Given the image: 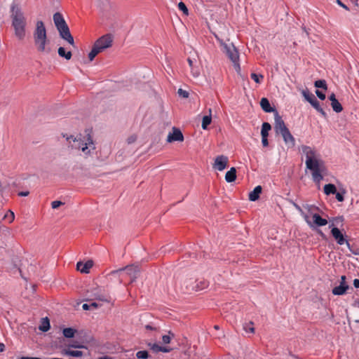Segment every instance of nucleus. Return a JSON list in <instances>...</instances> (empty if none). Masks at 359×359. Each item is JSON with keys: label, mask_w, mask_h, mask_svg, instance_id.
I'll list each match as a JSON object with an SVG mask.
<instances>
[{"label": "nucleus", "mask_w": 359, "mask_h": 359, "mask_svg": "<svg viewBox=\"0 0 359 359\" xmlns=\"http://www.w3.org/2000/svg\"><path fill=\"white\" fill-rule=\"evenodd\" d=\"M33 36L37 50L41 53L46 52V45L47 43V33L46 27L43 21L38 20L36 22Z\"/></svg>", "instance_id": "obj_4"}, {"label": "nucleus", "mask_w": 359, "mask_h": 359, "mask_svg": "<svg viewBox=\"0 0 359 359\" xmlns=\"http://www.w3.org/2000/svg\"><path fill=\"white\" fill-rule=\"evenodd\" d=\"M275 130L276 133L282 134L283 132L288 130L285 123L281 116L278 114V111L275 113Z\"/></svg>", "instance_id": "obj_11"}, {"label": "nucleus", "mask_w": 359, "mask_h": 359, "mask_svg": "<svg viewBox=\"0 0 359 359\" xmlns=\"http://www.w3.org/2000/svg\"><path fill=\"white\" fill-rule=\"evenodd\" d=\"M10 17L15 36L22 40L26 34L27 19L21 8L20 0H13L10 5Z\"/></svg>", "instance_id": "obj_1"}, {"label": "nucleus", "mask_w": 359, "mask_h": 359, "mask_svg": "<svg viewBox=\"0 0 359 359\" xmlns=\"http://www.w3.org/2000/svg\"><path fill=\"white\" fill-rule=\"evenodd\" d=\"M314 86L316 88H323L325 90H327V88L326 81L323 79H319V80L316 81L314 83Z\"/></svg>", "instance_id": "obj_31"}, {"label": "nucleus", "mask_w": 359, "mask_h": 359, "mask_svg": "<svg viewBox=\"0 0 359 359\" xmlns=\"http://www.w3.org/2000/svg\"><path fill=\"white\" fill-rule=\"evenodd\" d=\"M178 8L182 11L184 14H185L186 15H189V11H188V8H187L186 5L184 4V3L183 2H180L178 4Z\"/></svg>", "instance_id": "obj_35"}, {"label": "nucleus", "mask_w": 359, "mask_h": 359, "mask_svg": "<svg viewBox=\"0 0 359 359\" xmlns=\"http://www.w3.org/2000/svg\"><path fill=\"white\" fill-rule=\"evenodd\" d=\"M146 327V329H147V330H155V328H154V327H152L151 325H146V327Z\"/></svg>", "instance_id": "obj_61"}, {"label": "nucleus", "mask_w": 359, "mask_h": 359, "mask_svg": "<svg viewBox=\"0 0 359 359\" xmlns=\"http://www.w3.org/2000/svg\"><path fill=\"white\" fill-rule=\"evenodd\" d=\"M177 93L180 97H182L184 98H187L189 95V93L187 90H183L182 88H180L178 90Z\"/></svg>", "instance_id": "obj_37"}, {"label": "nucleus", "mask_w": 359, "mask_h": 359, "mask_svg": "<svg viewBox=\"0 0 359 359\" xmlns=\"http://www.w3.org/2000/svg\"><path fill=\"white\" fill-rule=\"evenodd\" d=\"M318 233L320 234V236L323 238H326V236L325 235V233L321 231V230H319L318 231Z\"/></svg>", "instance_id": "obj_60"}, {"label": "nucleus", "mask_w": 359, "mask_h": 359, "mask_svg": "<svg viewBox=\"0 0 359 359\" xmlns=\"http://www.w3.org/2000/svg\"><path fill=\"white\" fill-rule=\"evenodd\" d=\"M184 136L181 130L178 128H173L172 132L170 133L168 135L167 140L169 142H175V141H183Z\"/></svg>", "instance_id": "obj_14"}, {"label": "nucleus", "mask_w": 359, "mask_h": 359, "mask_svg": "<svg viewBox=\"0 0 359 359\" xmlns=\"http://www.w3.org/2000/svg\"><path fill=\"white\" fill-rule=\"evenodd\" d=\"M292 204L297 210L302 212V208L298 204L295 203L294 202H292Z\"/></svg>", "instance_id": "obj_56"}, {"label": "nucleus", "mask_w": 359, "mask_h": 359, "mask_svg": "<svg viewBox=\"0 0 359 359\" xmlns=\"http://www.w3.org/2000/svg\"><path fill=\"white\" fill-rule=\"evenodd\" d=\"M348 288V285H344V283H340L339 286H336L332 289V292L334 295H343Z\"/></svg>", "instance_id": "obj_19"}, {"label": "nucleus", "mask_w": 359, "mask_h": 359, "mask_svg": "<svg viewBox=\"0 0 359 359\" xmlns=\"http://www.w3.org/2000/svg\"><path fill=\"white\" fill-rule=\"evenodd\" d=\"M70 140H73L72 147L75 149H81L85 155L90 154L91 151L95 149V146L90 136L88 135L86 140H81L80 138H73V136L67 137V140L71 143Z\"/></svg>", "instance_id": "obj_7"}, {"label": "nucleus", "mask_w": 359, "mask_h": 359, "mask_svg": "<svg viewBox=\"0 0 359 359\" xmlns=\"http://www.w3.org/2000/svg\"><path fill=\"white\" fill-rule=\"evenodd\" d=\"M62 202L60 201H54L51 203V207L53 209H56L59 208L61 205H62Z\"/></svg>", "instance_id": "obj_40"}, {"label": "nucleus", "mask_w": 359, "mask_h": 359, "mask_svg": "<svg viewBox=\"0 0 359 359\" xmlns=\"http://www.w3.org/2000/svg\"><path fill=\"white\" fill-rule=\"evenodd\" d=\"M212 110L209 109V115L204 116L202 120V128L203 130H206L208 126L211 123L212 121V116H211Z\"/></svg>", "instance_id": "obj_24"}, {"label": "nucleus", "mask_w": 359, "mask_h": 359, "mask_svg": "<svg viewBox=\"0 0 359 359\" xmlns=\"http://www.w3.org/2000/svg\"><path fill=\"white\" fill-rule=\"evenodd\" d=\"M171 337L170 335H163L162 337V341L164 344H169L170 342Z\"/></svg>", "instance_id": "obj_44"}, {"label": "nucleus", "mask_w": 359, "mask_h": 359, "mask_svg": "<svg viewBox=\"0 0 359 359\" xmlns=\"http://www.w3.org/2000/svg\"><path fill=\"white\" fill-rule=\"evenodd\" d=\"M113 37L111 34H107L100 37L94 43L92 50L88 54V58L90 61L96 57L100 52L106 48L111 46Z\"/></svg>", "instance_id": "obj_5"}, {"label": "nucleus", "mask_w": 359, "mask_h": 359, "mask_svg": "<svg viewBox=\"0 0 359 359\" xmlns=\"http://www.w3.org/2000/svg\"><path fill=\"white\" fill-rule=\"evenodd\" d=\"M89 304H90L91 309H97L99 306V304L97 303H96V302H90Z\"/></svg>", "instance_id": "obj_49"}, {"label": "nucleus", "mask_w": 359, "mask_h": 359, "mask_svg": "<svg viewBox=\"0 0 359 359\" xmlns=\"http://www.w3.org/2000/svg\"><path fill=\"white\" fill-rule=\"evenodd\" d=\"M250 77L257 83H260L264 78L262 74H257L256 73H252Z\"/></svg>", "instance_id": "obj_32"}, {"label": "nucleus", "mask_w": 359, "mask_h": 359, "mask_svg": "<svg viewBox=\"0 0 359 359\" xmlns=\"http://www.w3.org/2000/svg\"><path fill=\"white\" fill-rule=\"evenodd\" d=\"M324 193L326 195L334 194L337 191V188L333 184H327L324 186Z\"/></svg>", "instance_id": "obj_25"}, {"label": "nucleus", "mask_w": 359, "mask_h": 359, "mask_svg": "<svg viewBox=\"0 0 359 359\" xmlns=\"http://www.w3.org/2000/svg\"><path fill=\"white\" fill-rule=\"evenodd\" d=\"M271 129V126L270 123L267 122H264L262 123V130H261V135L262 137H268L269 132Z\"/></svg>", "instance_id": "obj_26"}, {"label": "nucleus", "mask_w": 359, "mask_h": 359, "mask_svg": "<svg viewBox=\"0 0 359 359\" xmlns=\"http://www.w3.org/2000/svg\"><path fill=\"white\" fill-rule=\"evenodd\" d=\"M195 281H196V280H193V279H189V280H186L184 283L185 285L186 290H187V285L189 287H190L191 285H196V283H194Z\"/></svg>", "instance_id": "obj_39"}, {"label": "nucleus", "mask_w": 359, "mask_h": 359, "mask_svg": "<svg viewBox=\"0 0 359 359\" xmlns=\"http://www.w3.org/2000/svg\"><path fill=\"white\" fill-rule=\"evenodd\" d=\"M302 151L306 156V168L311 171L313 181L320 182L323 179L322 175L325 170L323 161L317 156L316 151L309 146H304Z\"/></svg>", "instance_id": "obj_2"}, {"label": "nucleus", "mask_w": 359, "mask_h": 359, "mask_svg": "<svg viewBox=\"0 0 359 359\" xmlns=\"http://www.w3.org/2000/svg\"><path fill=\"white\" fill-rule=\"evenodd\" d=\"M353 285L355 287L359 288V279H357V278L354 279Z\"/></svg>", "instance_id": "obj_52"}, {"label": "nucleus", "mask_w": 359, "mask_h": 359, "mask_svg": "<svg viewBox=\"0 0 359 359\" xmlns=\"http://www.w3.org/2000/svg\"><path fill=\"white\" fill-rule=\"evenodd\" d=\"M267 137H262V143L264 147H267L269 145Z\"/></svg>", "instance_id": "obj_47"}, {"label": "nucleus", "mask_w": 359, "mask_h": 359, "mask_svg": "<svg viewBox=\"0 0 359 359\" xmlns=\"http://www.w3.org/2000/svg\"><path fill=\"white\" fill-rule=\"evenodd\" d=\"M191 72L194 77H198L200 74L198 68L195 66L191 68Z\"/></svg>", "instance_id": "obj_38"}, {"label": "nucleus", "mask_w": 359, "mask_h": 359, "mask_svg": "<svg viewBox=\"0 0 359 359\" xmlns=\"http://www.w3.org/2000/svg\"><path fill=\"white\" fill-rule=\"evenodd\" d=\"M95 299L100 300L102 302H107V298L104 295H102V294H95Z\"/></svg>", "instance_id": "obj_43"}, {"label": "nucleus", "mask_w": 359, "mask_h": 359, "mask_svg": "<svg viewBox=\"0 0 359 359\" xmlns=\"http://www.w3.org/2000/svg\"><path fill=\"white\" fill-rule=\"evenodd\" d=\"M346 194L345 189H341L340 192H337L334 194L336 195V198L339 202H342L344 201V194Z\"/></svg>", "instance_id": "obj_34"}, {"label": "nucleus", "mask_w": 359, "mask_h": 359, "mask_svg": "<svg viewBox=\"0 0 359 359\" xmlns=\"http://www.w3.org/2000/svg\"><path fill=\"white\" fill-rule=\"evenodd\" d=\"M187 61H188V63H189V65L190 68H192V67H194V62H193V60L191 58L189 57L187 59Z\"/></svg>", "instance_id": "obj_54"}, {"label": "nucleus", "mask_w": 359, "mask_h": 359, "mask_svg": "<svg viewBox=\"0 0 359 359\" xmlns=\"http://www.w3.org/2000/svg\"><path fill=\"white\" fill-rule=\"evenodd\" d=\"M228 157L224 155L218 156L215 159L213 168L219 171L224 170L228 163Z\"/></svg>", "instance_id": "obj_12"}, {"label": "nucleus", "mask_w": 359, "mask_h": 359, "mask_svg": "<svg viewBox=\"0 0 359 359\" xmlns=\"http://www.w3.org/2000/svg\"><path fill=\"white\" fill-rule=\"evenodd\" d=\"M134 140H134L133 138H132V137H131V138H129V139H128V143H131V142H133Z\"/></svg>", "instance_id": "obj_63"}, {"label": "nucleus", "mask_w": 359, "mask_h": 359, "mask_svg": "<svg viewBox=\"0 0 359 359\" xmlns=\"http://www.w3.org/2000/svg\"><path fill=\"white\" fill-rule=\"evenodd\" d=\"M93 261L89 260L87 261L85 263H83L82 262H79L76 264V269L78 271L83 273H89L90 269L93 266Z\"/></svg>", "instance_id": "obj_17"}, {"label": "nucleus", "mask_w": 359, "mask_h": 359, "mask_svg": "<svg viewBox=\"0 0 359 359\" xmlns=\"http://www.w3.org/2000/svg\"><path fill=\"white\" fill-rule=\"evenodd\" d=\"M83 310H90L91 309L90 304H83L82 306Z\"/></svg>", "instance_id": "obj_50"}, {"label": "nucleus", "mask_w": 359, "mask_h": 359, "mask_svg": "<svg viewBox=\"0 0 359 359\" xmlns=\"http://www.w3.org/2000/svg\"><path fill=\"white\" fill-rule=\"evenodd\" d=\"M331 234L336 241L337 243L339 245L346 244L350 248V243L346 239V236L337 227H332L331 229Z\"/></svg>", "instance_id": "obj_10"}, {"label": "nucleus", "mask_w": 359, "mask_h": 359, "mask_svg": "<svg viewBox=\"0 0 359 359\" xmlns=\"http://www.w3.org/2000/svg\"><path fill=\"white\" fill-rule=\"evenodd\" d=\"M302 94L304 98L312 105L313 108H315L323 116H326L325 111L320 107L319 102L317 100V99L313 94L310 93L306 90H304L302 92Z\"/></svg>", "instance_id": "obj_8"}, {"label": "nucleus", "mask_w": 359, "mask_h": 359, "mask_svg": "<svg viewBox=\"0 0 359 359\" xmlns=\"http://www.w3.org/2000/svg\"><path fill=\"white\" fill-rule=\"evenodd\" d=\"M316 94L318 96V97L319 99H320L321 100H324L326 97L325 95L323 92L320 91L319 90H316Z\"/></svg>", "instance_id": "obj_42"}, {"label": "nucleus", "mask_w": 359, "mask_h": 359, "mask_svg": "<svg viewBox=\"0 0 359 359\" xmlns=\"http://www.w3.org/2000/svg\"><path fill=\"white\" fill-rule=\"evenodd\" d=\"M126 272L130 278V281L133 282L136 278L137 273L139 272V268L137 266L129 265L126 266L125 268L119 269L116 271H113L111 272L112 274Z\"/></svg>", "instance_id": "obj_9"}, {"label": "nucleus", "mask_w": 359, "mask_h": 359, "mask_svg": "<svg viewBox=\"0 0 359 359\" xmlns=\"http://www.w3.org/2000/svg\"><path fill=\"white\" fill-rule=\"evenodd\" d=\"M252 324H253L252 323H250V325H247L245 327V330H246V332H249L251 333L254 332L255 328L252 326Z\"/></svg>", "instance_id": "obj_45"}, {"label": "nucleus", "mask_w": 359, "mask_h": 359, "mask_svg": "<svg viewBox=\"0 0 359 359\" xmlns=\"http://www.w3.org/2000/svg\"><path fill=\"white\" fill-rule=\"evenodd\" d=\"M329 100L331 101V102H332L334 100H336L337 98L335 97V95L334 93H332L330 96H329Z\"/></svg>", "instance_id": "obj_53"}, {"label": "nucleus", "mask_w": 359, "mask_h": 359, "mask_svg": "<svg viewBox=\"0 0 359 359\" xmlns=\"http://www.w3.org/2000/svg\"><path fill=\"white\" fill-rule=\"evenodd\" d=\"M62 355L66 356H72V357H81L83 355V352L81 351H74L70 350L69 348L63 349L61 352Z\"/></svg>", "instance_id": "obj_21"}, {"label": "nucleus", "mask_w": 359, "mask_h": 359, "mask_svg": "<svg viewBox=\"0 0 359 359\" xmlns=\"http://www.w3.org/2000/svg\"><path fill=\"white\" fill-rule=\"evenodd\" d=\"M148 346L150 347V348L155 353L160 352L161 350V346L156 344H151L149 343Z\"/></svg>", "instance_id": "obj_36"}, {"label": "nucleus", "mask_w": 359, "mask_h": 359, "mask_svg": "<svg viewBox=\"0 0 359 359\" xmlns=\"http://www.w3.org/2000/svg\"><path fill=\"white\" fill-rule=\"evenodd\" d=\"M215 36L220 46L222 47L224 53L233 62L235 69L238 72L241 69L239 64V53L236 48L231 44L225 43L217 35L215 34Z\"/></svg>", "instance_id": "obj_6"}, {"label": "nucleus", "mask_w": 359, "mask_h": 359, "mask_svg": "<svg viewBox=\"0 0 359 359\" xmlns=\"http://www.w3.org/2000/svg\"><path fill=\"white\" fill-rule=\"evenodd\" d=\"M346 276H341V281H340V283H344V285H347V283H346Z\"/></svg>", "instance_id": "obj_51"}, {"label": "nucleus", "mask_w": 359, "mask_h": 359, "mask_svg": "<svg viewBox=\"0 0 359 359\" xmlns=\"http://www.w3.org/2000/svg\"><path fill=\"white\" fill-rule=\"evenodd\" d=\"M76 332V330L75 329L67 327L63 330L62 333L66 338H73Z\"/></svg>", "instance_id": "obj_28"}, {"label": "nucleus", "mask_w": 359, "mask_h": 359, "mask_svg": "<svg viewBox=\"0 0 359 359\" xmlns=\"http://www.w3.org/2000/svg\"><path fill=\"white\" fill-rule=\"evenodd\" d=\"M69 347L71 348H81L84 346L83 345H81L79 342L74 341L69 345Z\"/></svg>", "instance_id": "obj_41"}, {"label": "nucleus", "mask_w": 359, "mask_h": 359, "mask_svg": "<svg viewBox=\"0 0 359 359\" xmlns=\"http://www.w3.org/2000/svg\"><path fill=\"white\" fill-rule=\"evenodd\" d=\"M262 188L260 185L255 187L253 191L249 194V200L251 201H256L259 199V195L262 193Z\"/></svg>", "instance_id": "obj_20"}, {"label": "nucleus", "mask_w": 359, "mask_h": 359, "mask_svg": "<svg viewBox=\"0 0 359 359\" xmlns=\"http://www.w3.org/2000/svg\"><path fill=\"white\" fill-rule=\"evenodd\" d=\"M331 106L333 110L337 113H339L343 110L341 104L337 100H334L332 102H331Z\"/></svg>", "instance_id": "obj_29"}, {"label": "nucleus", "mask_w": 359, "mask_h": 359, "mask_svg": "<svg viewBox=\"0 0 359 359\" xmlns=\"http://www.w3.org/2000/svg\"><path fill=\"white\" fill-rule=\"evenodd\" d=\"M58 55L62 57H65L66 60H70L72 55L71 51L66 52L63 47L58 48Z\"/></svg>", "instance_id": "obj_27"}, {"label": "nucleus", "mask_w": 359, "mask_h": 359, "mask_svg": "<svg viewBox=\"0 0 359 359\" xmlns=\"http://www.w3.org/2000/svg\"><path fill=\"white\" fill-rule=\"evenodd\" d=\"M353 306H355V307H358L359 308V299L355 300L353 304Z\"/></svg>", "instance_id": "obj_57"}, {"label": "nucleus", "mask_w": 359, "mask_h": 359, "mask_svg": "<svg viewBox=\"0 0 359 359\" xmlns=\"http://www.w3.org/2000/svg\"><path fill=\"white\" fill-rule=\"evenodd\" d=\"M337 4L342 7L343 8L346 9V11H349L348 7L345 5L341 0H336Z\"/></svg>", "instance_id": "obj_46"}, {"label": "nucleus", "mask_w": 359, "mask_h": 359, "mask_svg": "<svg viewBox=\"0 0 359 359\" xmlns=\"http://www.w3.org/2000/svg\"><path fill=\"white\" fill-rule=\"evenodd\" d=\"M9 213H10V216H11L10 222H11L13 221L15 216H14V213L12 211H9Z\"/></svg>", "instance_id": "obj_59"}, {"label": "nucleus", "mask_w": 359, "mask_h": 359, "mask_svg": "<svg viewBox=\"0 0 359 359\" xmlns=\"http://www.w3.org/2000/svg\"><path fill=\"white\" fill-rule=\"evenodd\" d=\"M260 106L265 112L270 113L277 111L273 107L271 106L269 100L266 97H263L261 99Z\"/></svg>", "instance_id": "obj_18"}, {"label": "nucleus", "mask_w": 359, "mask_h": 359, "mask_svg": "<svg viewBox=\"0 0 359 359\" xmlns=\"http://www.w3.org/2000/svg\"><path fill=\"white\" fill-rule=\"evenodd\" d=\"M136 357L139 359H147L149 358V353L147 351H139L136 353Z\"/></svg>", "instance_id": "obj_33"}, {"label": "nucleus", "mask_w": 359, "mask_h": 359, "mask_svg": "<svg viewBox=\"0 0 359 359\" xmlns=\"http://www.w3.org/2000/svg\"><path fill=\"white\" fill-rule=\"evenodd\" d=\"M98 359H111V358H110L109 356H102V357H100Z\"/></svg>", "instance_id": "obj_62"}, {"label": "nucleus", "mask_w": 359, "mask_h": 359, "mask_svg": "<svg viewBox=\"0 0 359 359\" xmlns=\"http://www.w3.org/2000/svg\"><path fill=\"white\" fill-rule=\"evenodd\" d=\"M50 326L49 319L47 317L43 318L39 326V330L45 332H47L50 329Z\"/></svg>", "instance_id": "obj_23"}, {"label": "nucleus", "mask_w": 359, "mask_h": 359, "mask_svg": "<svg viewBox=\"0 0 359 359\" xmlns=\"http://www.w3.org/2000/svg\"><path fill=\"white\" fill-rule=\"evenodd\" d=\"M283 138L285 144L288 148H292L295 146V139L290 132L289 129L280 134Z\"/></svg>", "instance_id": "obj_16"}, {"label": "nucleus", "mask_w": 359, "mask_h": 359, "mask_svg": "<svg viewBox=\"0 0 359 359\" xmlns=\"http://www.w3.org/2000/svg\"><path fill=\"white\" fill-rule=\"evenodd\" d=\"M170 351V348L167 347L161 346L160 352L168 353Z\"/></svg>", "instance_id": "obj_48"}, {"label": "nucleus", "mask_w": 359, "mask_h": 359, "mask_svg": "<svg viewBox=\"0 0 359 359\" xmlns=\"http://www.w3.org/2000/svg\"><path fill=\"white\" fill-rule=\"evenodd\" d=\"M344 217H336L332 218L331 221V224L329 225V228L332 229V227H336L335 225L339 224L340 222H343Z\"/></svg>", "instance_id": "obj_30"}, {"label": "nucleus", "mask_w": 359, "mask_h": 359, "mask_svg": "<svg viewBox=\"0 0 359 359\" xmlns=\"http://www.w3.org/2000/svg\"><path fill=\"white\" fill-rule=\"evenodd\" d=\"M194 283H196V285H191L190 287L187 286V292L202 290L208 286V282L205 280H196Z\"/></svg>", "instance_id": "obj_15"}, {"label": "nucleus", "mask_w": 359, "mask_h": 359, "mask_svg": "<svg viewBox=\"0 0 359 359\" xmlns=\"http://www.w3.org/2000/svg\"><path fill=\"white\" fill-rule=\"evenodd\" d=\"M236 179V170L234 167L231 169L225 175V180L227 182H233Z\"/></svg>", "instance_id": "obj_22"}, {"label": "nucleus", "mask_w": 359, "mask_h": 359, "mask_svg": "<svg viewBox=\"0 0 359 359\" xmlns=\"http://www.w3.org/2000/svg\"><path fill=\"white\" fill-rule=\"evenodd\" d=\"M29 192L28 191H21L18 194L20 196H28Z\"/></svg>", "instance_id": "obj_55"}, {"label": "nucleus", "mask_w": 359, "mask_h": 359, "mask_svg": "<svg viewBox=\"0 0 359 359\" xmlns=\"http://www.w3.org/2000/svg\"><path fill=\"white\" fill-rule=\"evenodd\" d=\"M53 19L54 24L59 32L60 36L69 44L74 46V37L70 32L69 28L65 22L63 15L60 13L57 12L54 13Z\"/></svg>", "instance_id": "obj_3"}, {"label": "nucleus", "mask_w": 359, "mask_h": 359, "mask_svg": "<svg viewBox=\"0 0 359 359\" xmlns=\"http://www.w3.org/2000/svg\"><path fill=\"white\" fill-rule=\"evenodd\" d=\"M5 351V345L3 343H0V352Z\"/></svg>", "instance_id": "obj_58"}, {"label": "nucleus", "mask_w": 359, "mask_h": 359, "mask_svg": "<svg viewBox=\"0 0 359 359\" xmlns=\"http://www.w3.org/2000/svg\"><path fill=\"white\" fill-rule=\"evenodd\" d=\"M313 225L306 219V222L311 227L316 226H323L327 224V220L320 217V215L315 213L312 215Z\"/></svg>", "instance_id": "obj_13"}]
</instances>
